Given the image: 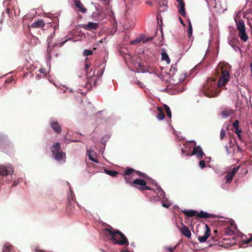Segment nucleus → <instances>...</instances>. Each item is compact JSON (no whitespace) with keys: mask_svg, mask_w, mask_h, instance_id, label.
Here are the masks:
<instances>
[{"mask_svg":"<svg viewBox=\"0 0 252 252\" xmlns=\"http://www.w3.org/2000/svg\"><path fill=\"white\" fill-rule=\"evenodd\" d=\"M104 234L107 237L111 236V239L115 244L120 245L128 246L129 242L125 235L119 230H115L109 225L108 228L103 229Z\"/></svg>","mask_w":252,"mask_h":252,"instance_id":"nucleus-1","label":"nucleus"},{"mask_svg":"<svg viewBox=\"0 0 252 252\" xmlns=\"http://www.w3.org/2000/svg\"><path fill=\"white\" fill-rule=\"evenodd\" d=\"M176 64L172 65L169 69V74L172 80L176 84L183 82L186 79L187 73L182 70H178Z\"/></svg>","mask_w":252,"mask_h":252,"instance_id":"nucleus-2","label":"nucleus"},{"mask_svg":"<svg viewBox=\"0 0 252 252\" xmlns=\"http://www.w3.org/2000/svg\"><path fill=\"white\" fill-rule=\"evenodd\" d=\"M217 71L218 73H221L220 77L218 83V87H221L225 85L229 80V73L228 71L225 68L224 64L222 63L218 64Z\"/></svg>","mask_w":252,"mask_h":252,"instance_id":"nucleus-3","label":"nucleus"},{"mask_svg":"<svg viewBox=\"0 0 252 252\" xmlns=\"http://www.w3.org/2000/svg\"><path fill=\"white\" fill-rule=\"evenodd\" d=\"M183 213L184 215L189 217L196 216L202 219L214 218L215 216L214 214H209L203 211L198 212L195 210H184L183 211Z\"/></svg>","mask_w":252,"mask_h":252,"instance_id":"nucleus-4","label":"nucleus"},{"mask_svg":"<svg viewBox=\"0 0 252 252\" xmlns=\"http://www.w3.org/2000/svg\"><path fill=\"white\" fill-rule=\"evenodd\" d=\"M61 150V145L59 143H54L51 148V150L54 158L57 160H61L66 158L65 154Z\"/></svg>","mask_w":252,"mask_h":252,"instance_id":"nucleus-5","label":"nucleus"},{"mask_svg":"<svg viewBox=\"0 0 252 252\" xmlns=\"http://www.w3.org/2000/svg\"><path fill=\"white\" fill-rule=\"evenodd\" d=\"M237 26V29L239 31V36L243 41H246L248 39V36L246 32V28L244 22L242 20L235 19Z\"/></svg>","mask_w":252,"mask_h":252,"instance_id":"nucleus-6","label":"nucleus"},{"mask_svg":"<svg viewBox=\"0 0 252 252\" xmlns=\"http://www.w3.org/2000/svg\"><path fill=\"white\" fill-rule=\"evenodd\" d=\"M217 86L218 84H217L216 79H209L204 86V90L208 93H212L211 95H212L215 92ZM208 95L210 97L211 94H208Z\"/></svg>","mask_w":252,"mask_h":252,"instance_id":"nucleus-7","label":"nucleus"},{"mask_svg":"<svg viewBox=\"0 0 252 252\" xmlns=\"http://www.w3.org/2000/svg\"><path fill=\"white\" fill-rule=\"evenodd\" d=\"M55 35V31L52 33L47 38V42H48V47H47V54L48 55H50L51 54V52L53 48L56 46H59V47H62L67 41V40H65L59 43H52V38Z\"/></svg>","mask_w":252,"mask_h":252,"instance_id":"nucleus-8","label":"nucleus"},{"mask_svg":"<svg viewBox=\"0 0 252 252\" xmlns=\"http://www.w3.org/2000/svg\"><path fill=\"white\" fill-rule=\"evenodd\" d=\"M132 186L140 191L152 189L150 187L147 186V182L141 179H134L132 182Z\"/></svg>","mask_w":252,"mask_h":252,"instance_id":"nucleus-9","label":"nucleus"},{"mask_svg":"<svg viewBox=\"0 0 252 252\" xmlns=\"http://www.w3.org/2000/svg\"><path fill=\"white\" fill-rule=\"evenodd\" d=\"M14 172V168L11 164L0 165V176L4 177L10 175L12 177Z\"/></svg>","mask_w":252,"mask_h":252,"instance_id":"nucleus-10","label":"nucleus"},{"mask_svg":"<svg viewBox=\"0 0 252 252\" xmlns=\"http://www.w3.org/2000/svg\"><path fill=\"white\" fill-rule=\"evenodd\" d=\"M214 7L219 13L223 12L227 9L225 1H214Z\"/></svg>","mask_w":252,"mask_h":252,"instance_id":"nucleus-11","label":"nucleus"},{"mask_svg":"<svg viewBox=\"0 0 252 252\" xmlns=\"http://www.w3.org/2000/svg\"><path fill=\"white\" fill-rule=\"evenodd\" d=\"M193 155L196 156L198 158L201 159L205 154L200 146H195L190 154H187V156H192Z\"/></svg>","mask_w":252,"mask_h":252,"instance_id":"nucleus-12","label":"nucleus"},{"mask_svg":"<svg viewBox=\"0 0 252 252\" xmlns=\"http://www.w3.org/2000/svg\"><path fill=\"white\" fill-rule=\"evenodd\" d=\"M87 81L86 84V87L89 89L92 88L93 86H95L96 83V77L94 76V72L90 74L87 73Z\"/></svg>","mask_w":252,"mask_h":252,"instance_id":"nucleus-13","label":"nucleus"},{"mask_svg":"<svg viewBox=\"0 0 252 252\" xmlns=\"http://www.w3.org/2000/svg\"><path fill=\"white\" fill-rule=\"evenodd\" d=\"M121 23L123 25V27L125 30H129L132 29L134 25L133 22L130 19H128L127 17H125L121 21Z\"/></svg>","mask_w":252,"mask_h":252,"instance_id":"nucleus-14","label":"nucleus"},{"mask_svg":"<svg viewBox=\"0 0 252 252\" xmlns=\"http://www.w3.org/2000/svg\"><path fill=\"white\" fill-rule=\"evenodd\" d=\"M211 230L209 226L205 224V232L203 236H199L198 237V241L201 243L205 242L208 237L210 236Z\"/></svg>","mask_w":252,"mask_h":252,"instance_id":"nucleus-15","label":"nucleus"},{"mask_svg":"<svg viewBox=\"0 0 252 252\" xmlns=\"http://www.w3.org/2000/svg\"><path fill=\"white\" fill-rule=\"evenodd\" d=\"M50 125L52 128L57 133H60L62 130V127L57 121H52L50 123Z\"/></svg>","mask_w":252,"mask_h":252,"instance_id":"nucleus-16","label":"nucleus"},{"mask_svg":"<svg viewBox=\"0 0 252 252\" xmlns=\"http://www.w3.org/2000/svg\"><path fill=\"white\" fill-rule=\"evenodd\" d=\"M180 231L181 233L189 238L191 237V232L188 228V227L184 224H182V226L180 228H179Z\"/></svg>","mask_w":252,"mask_h":252,"instance_id":"nucleus-17","label":"nucleus"},{"mask_svg":"<svg viewBox=\"0 0 252 252\" xmlns=\"http://www.w3.org/2000/svg\"><path fill=\"white\" fill-rule=\"evenodd\" d=\"M234 110L232 109L224 108L222 110L221 112L220 113V115L223 118H226L229 117L230 116L234 114Z\"/></svg>","mask_w":252,"mask_h":252,"instance_id":"nucleus-18","label":"nucleus"},{"mask_svg":"<svg viewBox=\"0 0 252 252\" xmlns=\"http://www.w3.org/2000/svg\"><path fill=\"white\" fill-rule=\"evenodd\" d=\"M75 10L77 12H80L83 13L87 11V9L85 8L81 1H75Z\"/></svg>","mask_w":252,"mask_h":252,"instance_id":"nucleus-19","label":"nucleus"},{"mask_svg":"<svg viewBox=\"0 0 252 252\" xmlns=\"http://www.w3.org/2000/svg\"><path fill=\"white\" fill-rule=\"evenodd\" d=\"M157 5L158 6V13H160L161 12L165 11L168 9L167 1H158L157 2Z\"/></svg>","mask_w":252,"mask_h":252,"instance_id":"nucleus-20","label":"nucleus"},{"mask_svg":"<svg viewBox=\"0 0 252 252\" xmlns=\"http://www.w3.org/2000/svg\"><path fill=\"white\" fill-rule=\"evenodd\" d=\"M45 26V23L42 19L34 21L31 25L33 28H42Z\"/></svg>","mask_w":252,"mask_h":252,"instance_id":"nucleus-21","label":"nucleus"},{"mask_svg":"<svg viewBox=\"0 0 252 252\" xmlns=\"http://www.w3.org/2000/svg\"><path fill=\"white\" fill-rule=\"evenodd\" d=\"M178 11L180 14L184 17L186 16L185 4L184 1H179Z\"/></svg>","mask_w":252,"mask_h":252,"instance_id":"nucleus-22","label":"nucleus"},{"mask_svg":"<svg viewBox=\"0 0 252 252\" xmlns=\"http://www.w3.org/2000/svg\"><path fill=\"white\" fill-rule=\"evenodd\" d=\"M98 24L89 22L87 25H84L83 27L87 30H95L98 28Z\"/></svg>","mask_w":252,"mask_h":252,"instance_id":"nucleus-23","label":"nucleus"},{"mask_svg":"<svg viewBox=\"0 0 252 252\" xmlns=\"http://www.w3.org/2000/svg\"><path fill=\"white\" fill-rule=\"evenodd\" d=\"M158 113L157 115V118L160 121L163 120L165 118V114L163 109L161 107L157 108Z\"/></svg>","mask_w":252,"mask_h":252,"instance_id":"nucleus-24","label":"nucleus"},{"mask_svg":"<svg viewBox=\"0 0 252 252\" xmlns=\"http://www.w3.org/2000/svg\"><path fill=\"white\" fill-rule=\"evenodd\" d=\"M87 154H88L89 158L92 161H93L94 162H96V163L98 162L97 159L95 158L96 155L93 151L89 150L87 151Z\"/></svg>","mask_w":252,"mask_h":252,"instance_id":"nucleus-25","label":"nucleus"},{"mask_svg":"<svg viewBox=\"0 0 252 252\" xmlns=\"http://www.w3.org/2000/svg\"><path fill=\"white\" fill-rule=\"evenodd\" d=\"M153 39V38H148L146 40H144V38L142 37H140L139 38H137L134 40H133L131 43L133 44H137L140 43L141 41L143 42V43H146L149 41H150Z\"/></svg>","mask_w":252,"mask_h":252,"instance_id":"nucleus-26","label":"nucleus"},{"mask_svg":"<svg viewBox=\"0 0 252 252\" xmlns=\"http://www.w3.org/2000/svg\"><path fill=\"white\" fill-rule=\"evenodd\" d=\"M135 170L132 169V168H129V167H127L123 174V175H126V176H130V175H131V176H133V173H135Z\"/></svg>","mask_w":252,"mask_h":252,"instance_id":"nucleus-27","label":"nucleus"},{"mask_svg":"<svg viewBox=\"0 0 252 252\" xmlns=\"http://www.w3.org/2000/svg\"><path fill=\"white\" fill-rule=\"evenodd\" d=\"M104 171L105 173H106L107 175H109L112 177H116L118 174V172L117 171L114 170L105 169Z\"/></svg>","mask_w":252,"mask_h":252,"instance_id":"nucleus-28","label":"nucleus"},{"mask_svg":"<svg viewBox=\"0 0 252 252\" xmlns=\"http://www.w3.org/2000/svg\"><path fill=\"white\" fill-rule=\"evenodd\" d=\"M163 107L166 111L168 117L170 119L172 116V113L170 108L166 104H164Z\"/></svg>","mask_w":252,"mask_h":252,"instance_id":"nucleus-29","label":"nucleus"},{"mask_svg":"<svg viewBox=\"0 0 252 252\" xmlns=\"http://www.w3.org/2000/svg\"><path fill=\"white\" fill-rule=\"evenodd\" d=\"M12 249V246L10 245L5 244L3 246L2 251L3 252H10Z\"/></svg>","mask_w":252,"mask_h":252,"instance_id":"nucleus-30","label":"nucleus"},{"mask_svg":"<svg viewBox=\"0 0 252 252\" xmlns=\"http://www.w3.org/2000/svg\"><path fill=\"white\" fill-rule=\"evenodd\" d=\"M161 59L163 61H165L167 62V63H169L170 62V59L168 57V55L165 52H162L161 54Z\"/></svg>","mask_w":252,"mask_h":252,"instance_id":"nucleus-31","label":"nucleus"},{"mask_svg":"<svg viewBox=\"0 0 252 252\" xmlns=\"http://www.w3.org/2000/svg\"><path fill=\"white\" fill-rule=\"evenodd\" d=\"M225 233L226 235L232 236L234 234V232L231 229L230 226L227 227L225 229Z\"/></svg>","mask_w":252,"mask_h":252,"instance_id":"nucleus-32","label":"nucleus"},{"mask_svg":"<svg viewBox=\"0 0 252 252\" xmlns=\"http://www.w3.org/2000/svg\"><path fill=\"white\" fill-rule=\"evenodd\" d=\"M135 173L140 177H141L144 179H147L148 178V176L140 171L135 170Z\"/></svg>","mask_w":252,"mask_h":252,"instance_id":"nucleus-33","label":"nucleus"},{"mask_svg":"<svg viewBox=\"0 0 252 252\" xmlns=\"http://www.w3.org/2000/svg\"><path fill=\"white\" fill-rule=\"evenodd\" d=\"M233 177V176L230 174V172H228L227 174L225 176V179L226 180V182L230 183L232 181Z\"/></svg>","mask_w":252,"mask_h":252,"instance_id":"nucleus-34","label":"nucleus"},{"mask_svg":"<svg viewBox=\"0 0 252 252\" xmlns=\"http://www.w3.org/2000/svg\"><path fill=\"white\" fill-rule=\"evenodd\" d=\"M93 53V52L92 50H88L85 49L84 50L83 54L84 56L88 57L89 56L92 55Z\"/></svg>","mask_w":252,"mask_h":252,"instance_id":"nucleus-35","label":"nucleus"},{"mask_svg":"<svg viewBox=\"0 0 252 252\" xmlns=\"http://www.w3.org/2000/svg\"><path fill=\"white\" fill-rule=\"evenodd\" d=\"M124 178H125V180L126 182L127 183H128V184H132V176L130 177L129 176H126V175H124Z\"/></svg>","mask_w":252,"mask_h":252,"instance_id":"nucleus-36","label":"nucleus"},{"mask_svg":"<svg viewBox=\"0 0 252 252\" xmlns=\"http://www.w3.org/2000/svg\"><path fill=\"white\" fill-rule=\"evenodd\" d=\"M240 165H239L238 166L236 167H234L233 168L231 171V172H230V174H231L232 176H234V175L238 172V171L239 170L240 167Z\"/></svg>","mask_w":252,"mask_h":252,"instance_id":"nucleus-37","label":"nucleus"},{"mask_svg":"<svg viewBox=\"0 0 252 252\" xmlns=\"http://www.w3.org/2000/svg\"><path fill=\"white\" fill-rule=\"evenodd\" d=\"M226 135V131L224 129L222 128L220 130V139L221 140H222Z\"/></svg>","mask_w":252,"mask_h":252,"instance_id":"nucleus-38","label":"nucleus"},{"mask_svg":"<svg viewBox=\"0 0 252 252\" xmlns=\"http://www.w3.org/2000/svg\"><path fill=\"white\" fill-rule=\"evenodd\" d=\"M157 21L158 25L160 26L162 25V21L160 13H158L157 15Z\"/></svg>","mask_w":252,"mask_h":252,"instance_id":"nucleus-39","label":"nucleus"},{"mask_svg":"<svg viewBox=\"0 0 252 252\" xmlns=\"http://www.w3.org/2000/svg\"><path fill=\"white\" fill-rule=\"evenodd\" d=\"M90 63H85V69L86 70V75H87V73H89V74H91V71L90 72H88V69H89L90 67Z\"/></svg>","mask_w":252,"mask_h":252,"instance_id":"nucleus-40","label":"nucleus"},{"mask_svg":"<svg viewBox=\"0 0 252 252\" xmlns=\"http://www.w3.org/2000/svg\"><path fill=\"white\" fill-rule=\"evenodd\" d=\"M252 241V234L251 235L250 238L247 239V240H243V242L245 244H250Z\"/></svg>","mask_w":252,"mask_h":252,"instance_id":"nucleus-41","label":"nucleus"},{"mask_svg":"<svg viewBox=\"0 0 252 252\" xmlns=\"http://www.w3.org/2000/svg\"><path fill=\"white\" fill-rule=\"evenodd\" d=\"M192 28L191 23L189 21V30H188V34L189 35H190L192 34Z\"/></svg>","mask_w":252,"mask_h":252,"instance_id":"nucleus-42","label":"nucleus"},{"mask_svg":"<svg viewBox=\"0 0 252 252\" xmlns=\"http://www.w3.org/2000/svg\"><path fill=\"white\" fill-rule=\"evenodd\" d=\"M199 165L200 168H204L206 166V163L204 160H201L199 162Z\"/></svg>","mask_w":252,"mask_h":252,"instance_id":"nucleus-43","label":"nucleus"},{"mask_svg":"<svg viewBox=\"0 0 252 252\" xmlns=\"http://www.w3.org/2000/svg\"><path fill=\"white\" fill-rule=\"evenodd\" d=\"M239 121L238 120H235L233 124V127H237L238 126H239Z\"/></svg>","mask_w":252,"mask_h":252,"instance_id":"nucleus-44","label":"nucleus"},{"mask_svg":"<svg viewBox=\"0 0 252 252\" xmlns=\"http://www.w3.org/2000/svg\"><path fill=\"white\" fill-rule=\"evenodd\" d=\"M165 249L166 250L169 251V252H173V251L175 249V247L172 248H171V247H166L165 248Z\"/></svg>","mask_w":252,"mask_h":252,"instance_id":"nucleus-45","label":"nucleus"},{"mask_svg":"<svg viewBox=\"0 0 252 252\" xmlns=\"http://www.w3.org/2000/svg\"><path fill=\"white\" fill-rule=\"evenodd\" d=\"M235 129V133H238V132H241L242 130H241V129L239 128V126H238L237 127H234V128Z\"/></svg>","mask_w":252,"mask_h":252,"instance_id":"nucleus-46","label":"nucleus"},{"mask_svg":"<svg viewBox=\"0 0 252 252\" xmlns=\"http://www.w3.org/2000/svg\"><path fill=\"white\" fill-rule=\"evenodd\" d=\"M13 80V78L11 77L9 78L6 79L5 80V83H6V84L9 83L11 82Z\"/></svg>","mask_w":252,"mask_h":252,"instance_id":"nucleus-47","label":"nucleus"},{"mask_svg":"<svg viewBox=\"0 0 252 252\" xmlns=\"http://www.w3.org/2000/svg\"><path fill=\"white\" fill-rule=\"evenodd\" d=\"M236 134L237 135V136L239 138V140L242 141V137H241V132L236 133Z\"/></svg>","mask_w":252,"mask_h":252,"instance_id":"nucleus-48","label":"nucleus"},{"mask_svg":"<svg viewBox=\"0 0 252 252\" xmlns=\"http://www.w3.org/2000/svg\"><path fill=\"white\" fill-rule=\"evenodd\" d=\"M147 4L150 6L153 5V1H147Z\"/></svg>","mask_w":252,"mask_h":252,"instance_id":"nucleus-49","label":"nucleus"},{"mask_svg":"<svg viewBox=\"0 0 252 252\" xmlns=\"http://www.w3.org/2000/svg\"><path fill=\"white\" fill-rule=\"evenodd\" d=\"M35 251L37 252H45L44 250H39L38 249H36Z\"/></svg>","mask_w":252,"mask_h":252,"instance_id":"nucleus-50","label":"nucleus"},{"mask_svg":"<svg viewBox=\"0 0 252 252\" xmlns=\"http://www.w3.org/2000/svg\"><path fill=\"white\" fill-rule=\"evenodd\" d=\"M4 139V137L0 134V141H2Z\"/></svg>","mask_w":252,"mask_h":252,"instance_id":"nucleus-51","label":"nucleus"},{"mask_svg":"<svg viewBox=\"0 0 252 252\" xmlns=\"http://www.w3.org/2000/svg\"><path fill=\"white\" fill-rule=\"evenodd\" d=\"M162 206L166 207V208H168L169 207V205L166 204L165 203H162Z\"/></svg>","mask_w":252,"mask_h":252,"instance_id":"nucleus-52","label":"nucleus"},{"mask_svg":"<svg viewBox=\"0 0 252 252\" xmlns=\"http://www.w3.org/2000/svg\"><path fill=\"white\" fill-rule=\"evenodd\" d=\"M121 252H130L127 249H122L121 250Z\"/></svg>","mask_w":252,"mask_h":252,"instance_id":"nucleus-53","label":"nucleus"},{"mask_svg":"<svg viewBox=\"0 0 252 252\" xmlns=\"http://www.w3.org/2000/svg\"><path fill=\"white\" fill-rule=\"evenodd\" d=\"M18 182L14 181V182H13V186H15L17 185L18 184Z\"/></svg>","mask_w":252,"mask_h":252,"instance_id":"nucleus-54","label":"nucleus"},{"mask_svg":"<svg viewBox=\"0 0 252 252\" xmlns=\"http://www.w3.org/2000/svg\"><path fill=\"white\" fill-rule=\"evenodd\" d=\"M140 37H142V38H144V40H146L148 38V37H145L144 35H142V36H140Z\"/></svg>","mask_w":252,"mask_h":252,"instance_id":"nucleus-55","label":"nucleus"},{"mask_svg":"<svg viewBox=\"0 0 252 252\" xmlns=\"http://www.w3.org/2000/svg\"><path fill=\"white\" fill-rule=\"evenodd\" d=\"M250 67H251V72H252V62L250 63Z\"/></svg>","mask_w":252,"mask_h":252,"instance_id":"nucleus-56","label":"nucleus"},{"mask_svg":"<svg viewBox=\"0 0 252 252\" xmlns=\"http://www.w3.org/2000/svg\"><path fill=\"white\" fill-rule=\"evenodd\" d=\"M180 21L181 23L183 25H184L183 20H182V18H180Z\"/></svg>","mask_w":252,"mask_h":252,"instance_id":"nucleus-57","label":"nucleus"},{"mask_svg":"<svg viewBox=\"0 0 252 252\" xmlns=\"http://www.w3.org/2000/svg\"><path fill=\"white\" fill-rule=\"evenodd\" d=\"M237 149L239 151H242V149L240 148L239 146H237Z\"/></svg>","mask_w":252,"mask_h":252,"instance_id":"nucleus-58","label":"nucleus"},{"mask_svg":"<svg viewBox=\"0 0 252 252\" xmlns=\"http://www.w3.org/2000/svg\"><path fill=\"white\" fill-rule=\"evenodd\" d=\"M55 30L57 29H58V26L56 25L55 28H54Z\"/></svg>","mask_w":252,"mask_h":252,"instance_id":"nucleus-59","label":"nucleus"},{"mask_svg":"<svg viewBox=\"0 0 252 252\" xmlns=\"http://www.w3.org/2000/svg\"><path fill=\"white\" fill-rule=\"evenodd\" d=\"M101 251L102 252H105V251L103 250H101Z\"/></svg>","mask_w":252,"mask_h":252,"instance_id":"nucleus-60","label":"nucleus"},{"mask_svg":"<svg viewBox=\"0 0 252 252\" xmlns=\"http://www.w3.org/2000/svg\"><path fill=\"white\" fill-rule=\"evenodd\" d=\"M40 72H43V71H42L41 69H40Z\"/></svg>","mask_w":252,"mask_h":252,"instance_id":"nucleus-61","label":"nucleus"},{"mask_svg":"<svg viewBox=\"0 0 252 252\" xmlns=\"http://www.w3.org/2000/svg\"><path fill=\"white\" fill-rule=\"evenodd\" d=\"M40 72H43V71H42L41 69H40Z\"/></svg>","mask_w":252,"mask_h":252,"instance_id":"nucleus-62","label":"nucleus"},{"mask_svg":"<svg viewBox=\"0 0 252 252\" xmlns=\"http://www.w3.org/2000/svg\"><path fill=\"white\" fill-rule=\"evenodd\" d=\"M182 151L183 153L184 152V150L183 149H182Z\"/></svg>","mask_w":252,"mask_h":252,"instance_id":"nucleus-63","label":"nucleus"},{"mask_svg":"<svg viewBox=\"0 0 252 252\" xmlns=\"http://www.w3.org/2000/svg\"><path fill=\"white\" fill-rule=\"evenodd\" d=\"M214 232H215V233H217V230H215V231H214Z\"/></svg>","mask_w":252,"mask_h":252,"instance_id":"nucleus-64","label":"nucleus"}]
</instances>
